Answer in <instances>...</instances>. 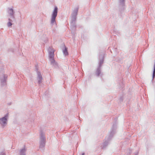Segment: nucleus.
Listing matches in <instances>:
<instances>
[{"instance_id":"1","label":"nucleus","mask_w":155,"mask_h":155,"mask_svg":"<svg viewBox=\"0 0 155 155\" xmlns=\"http://www.w3.org/2000/svg\"><path fill=\"white\" fill-rule=\"evenodd\" d=\"M58 8L57 6H55L54 9L52 12L51 18L50 23L52 25L56 23V18L57 16Z\"/></svg>"},{"instance_id":"4","label":"nucleus","mask_w":155,"mask_h":155,"mask_svg":"<svg viewBox=\"0 0 155 155\" xmlns=\"http://www.w3.org/2000/svg\"><path fill=\"white\" fill-rule=\"evenodd\" d=\"M2 74V77H1L0 81H1V84L2 87H3L6 84V80L7 78V75L4 74Z\"/></svg>"},{"instance_id":"19","label":"nucleus","mask_w":155,"mask_h":155,"mask_svg":"<svg viewBox=\"0 0 155 155\" xmlns=\"http://www.w3.org/2000/svg\"><path fill=\"white\" fill-rule=\"evenodd\" d=\"M0 155H5V153L4 152H2L0 153Z\"/></svg>"},{"instance_id":"3","label":"nucleus","mask_w":155,"mask_h":155,"mask_svg":"<svg viewBox=\"0 0 155 155\" xmlns=\"http://www.w3.org/2000/svg\"><path fill=\"white\" fill-rule=\"evenodd\" d=\"M40 147L42 148L44 147L45 144L46 138L45 134L42 132H41L40 135Z\"/></svg>"},{"instance_id":"18","label":"nucleus","mask_w":155,"mask_h":155,"mask_svg":"<svg viewBox=\"0 0 155 155\" xmlns=\"http://www.w3.org/2000/svg\"><path fill=\"white\" fill-rule=\"evenodd\" d=\"M119 3L120 5L122 6H123L124 5V0H119Z\"/></svg>"},{"instance_id":"6","label":"nucleus","mask_w":155,"mask_h":155,"mask_svg":"<svg viewBox=\"0 0 155 155\" xmlns=\"http://www.w3.org/2000/svg\"><path fill=\"white\" fill-rule=\"evenodd\" d=\"M8 13L10 16L9 18H12L13 20H15V17L14 14L15 13V12L14 11L12 8H8Z\"/></svg>"},{"instance_id":"23","label":"nucleus","mask_w":155,"mask_h":155,"mask_svg":"<svg viewBox=\"0 0 155 155\" xmlns=\"http://www.w3.org/2000/svg\"><path fill=\"white\" fill-rule=\"evenodd\" d=\"M134 155H138V154L137 153H136Z\"/></svg>"},{"instance_id":"13","label":"nucleus","mask_w":155,"mask_h":155,"mask_svg":"<svg viewBox=\"0 0 155 155\" xmlns=\"http://www.w3.org/2000/svg\"><path fill=\"white\" fill-rule=\"evenodd\" d=\"M8 20V22L7 23V25L8 27H10L12 26L13 21L15 20H13L12 18H9Z\"/></svg>"},{"instance_id":"2","label":"nucleus","mask_w":155,"mask_h":155,"mask_svg":"<svg viewBox=\"0 0 155 155\" xmlns=\"http://www.w3.org/2000/svg\"><path fill=\"white\" fill-rule=\"evenodd\" d=\"M8 115V114L7 113L3 117L0 118V125L2 127H4L7 124Z\"/></svg>"},{"instance_id":"15","label":"nucleus","mask_w":155,"mask_h":155,"mask_svg":"<svg viewBox=\"0 0 155 155\" xmlns=\"http://www.w3.org/2000/svg\"><path fill=\"white\" fill-rule=\"evenodd\" d=\"M115 131L114 130H112L110 132L109 137L110 139L113 137L114 135L115 134Z\"/></svg>"},{"instance_id":"21","label":"nucleus","mask_w":155,"mask_h":155,"mask_svg":"<svg viewBox=\"0 0 155 155\" xmlns=\"http://www.w3.org/2000/svg\"><path fill=\"white\" fill-rule=\"evenodd\" d=\"M153 74H155V69H154V68Z\"/></svg>"},{"instance_id":"14","label":"nucleus","mask_w":155,"mask_h":155,"mask_svg":"<svg viewBox=\"0 0 155 155\" xmlns=\"http://www.w3.org/2000/svg\"><path fill=\"white\" fill-rule=\"evenodd\" d=\"M104 62V57H102L101 59H100L99 62V64L98 67L101 68L102 64Z\"/></svg>"},{"instance_id":"11","label":"nucleus","mask_w":155,"mask_h":155,"mask_svg":"<svg viewBox=\"0 0 155 155\" xmlns=\"http://www.w3.org/2000/svg\"><path fill=\"white\" fill-rule=\"evenodd\" d=\"M26 149L24 147L21 149L19 150V155H26Z\"/></svg>"},{"instance_id":"9","label":"nucleus","mask_w":155,"mask_h":155,"mask_svg":"<svg viewBox=\"0 0 155 155\" xmlns=\"http://www.w3.org/2000/svg\"><path fill=\"white\" fill-rule=\"evenodd\" d=\"M51 64L55 68H57L58 67L57 63L55 61L54 59H50Z\"/></svg>"},{"instance_id":"12","label":"nucleus","mask_w":155,"mask_h":155,"mask_svg":"<svg viewBox=\"0 0 155 155\" xmlns=\"http://www.w3.org/2000/svg\"><path fill=\"white\" fill-rule=\"evenodd\" d=\"M78 8H76L75 9L72 14V16L76 17V16L78 14Z\"/></svg>"},{"instance_id":"5","label":"nucleus","mask_w":155,"mask_h":155,"mask_svg":"<svg viewBox=\"0 0 155 155\" xmlns=\"http://www.w3.org/2000/svg\"><path fill=\"white\" fill-rule=\"evenodd\" d=\"M48 52L49 60L54 59V51L53 50L52 47H49L48 48Z\"/></svg>"},{"instance_id":"16","label":"nucleus","mask_w":155,"mask_h":155,"mask_svg":"<svg viewBox=\"0 0 155 155\" xmlns=\"http://www.w3.org/2000/svg\"><path fill=\"white\" fill-rule=\"evenodd\" d=\"M63 52L64 54L65 55H67L68 54V53L67 51V48L65 47L64 48L63 50Z\"/></svg>"},{"instance_id":"7","label":"nucleus","mask_w":155,"mask_h":155,"mask_svg":"<svg viewBox=\"0 0 155 155\" xmlns=\"http://www.w3.org/2000/svg\"><path fill=\"white\" fill-rule=\"evenodd\" d=\"M76 17L72 16L71 17V26L73 28H75L76 27L75 21L76 20Z\"/></svg>"},{"instance_id":"22","label":"nucleus","mask_w":155,"mask_h":155,"mask_svg":"<svg viewBox=\"0 0 155 155\" xmlns=\"http://www.w3.org/2000/svg\"><path fill=\"white\" fill-rule=\"evenodd\" d=\"M85 154L84 153H82L81 155H84Z\"/></svg>"},{"instance_id":"8","label":"nucleus","mask_w":155,"mask_h":155,"mask_svg":"<svg viewBox=\"0 0 155 155\" xmlns=\"http://www.w3.org/2000/svg\"><path fill=\"white\" fill-rule=\"evenodd\" d=\"M37 80H38V83L39 84H40L42 83V77L41 73L38 71L37 72Z\"/></svg>"},{"instance_id":"10","label":"nucleus","mask_w":155,"mask_h":155,"mask_svg":"<svg viewBox=\"0 0 155 155\" xmlns=\"http://www.w3.org/2000/svg\"><path fill=\"white\" fill-rule=\"evenodd\" d=\"M95 74L97 76H99L101 74L102 75L101 72V68L98 67L95 72Z\"/></svg>"},{"instance_id":"17","label":"nucleus","mask_w":155,"mask_h":155,"mask_svg":"<svg viewBox=\"0 0 155 155\" xmlns=\"http://www.w3.org/2000/svg\"><path fill=\"white\" fill-rule=\"evenodd\" d=\"M108 143L107 141H105L103 143L102 148L104 149L108 145Z\"/></svg>"},{"instance_id":"20","label":"nucleus","mask_w":155,"mask_h":155,"mask_svg":"<svg viewBox=\"0 0 155 155\" xmlns=\"http://www.w3.org/2000/svg\"><path fill=\"white\" fill-rule=\"evenodd\" d=\"M155 77V74H153V76L152 78L153 79Z\"/></svg>"},{"instance_id":"24","label":"nucleus","mask_w":155,"mask_h":155,"mask_svg":"<svg viewBox=\"0 0 155 155\" xmlns=\"http://www.w3.org/2000/svg\"><path fill=\"white\" fill-rule=\"evenodd\" d=\"M114 126H114V125H113V127H114Z\"/></svg>"}]
</instances>
